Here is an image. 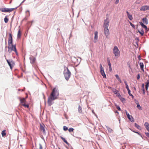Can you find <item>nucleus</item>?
Returning a JSON list of instances; mask_svg holds the SVG:
<instances>
[{
	"instance_id": "nucleus-14",
	"label": "nucleus",
	"mask_w": 149,
	"mask_h": 149,
	"mask_svg": "<svg viewBox=\"0 0 149 149\" xmlns=\"http://www.w3.org/2000/svg\"><path fill=\"white\" fill-rule=\"evenodd\" d=\"M141 11H145L146 10H148V6L145 5L141 7L140 9Z\"/></svg>"
},
{
	"instance_id": "nucleus-30",
	"label": "nucleus",
	"mask_w": 149,
	"mask_h": 149,
	"mask_svg": "<svg viewBox=\"0 0 149 149\" xmlns=\"http://www.w3.org/2000/svg\"><path fill=\"white\" fill-rule=\"evenodd\" d=\"M78 110L79 113H81L82 112V108L80 105H79Z\"/></svg>"
},
{
	"instance_id": "nucleus-2",
	"label": "nucleus",
	"mask_w": 149,
	"mask_h": 149,
	"mask_svg": "<svg viewBox=\"0 0 149 149\" xmlns=\"http://www.w3.org/2000/svg\"><path fill=\"white\" fill-rule=\"evenodd\" d=\"M63 74L65 79L68 81L70 77L71 73L67 67L64 68Z\"/></svg>"
},
{
	"instance_id": "nucleus-61",
	"label": "nucleus",
	"mask_w": 149,
	"mask_h": 149,
	"mask_svg": "<svg viewBox=\"0 0 149 149\" xmlns=\"http://www.w3.org/2000/svg\"><path fill=\"white\" fill-rule=\"evenodd\" d=\"M126 13L127 14V15H128V14H130L127 11H126Z\"/></svg>"
},
{
	"instance_id": "nucleus-19",
	"label": "nucleus",
	"mask_w": 149,
	"mask_h": 149,
	"mask_svg": "<svg viewBox=\"0 0 149 149\" xmlns=\"http://www.w3.org/2000/svg\"><path fill=\"white\" fill-rule=\"evenodd\" d=\"M17 8H6V12L10 13L13 11L14 10Z\"/></svg>"
},
{
	"instance_id": "nucleus-24",
	"label": "nucleus",
	"mask_w": 149,
	"mask_h": 149,
	"mask_svg": "<svg viewBox=\"0 0 149 149\" xmlns=\"http://www.w3.org/2000/svg\"><path fill=\"white\" fill-rule=\"evenodd\" d=\"M134 126L138 129L139 130H141V127H140L139 125L137 124L136 123H134Z\"/></svg>"
},
{
	"instance_id": "nucleus-7",
	"label": "nucleus",
	"mask_w": 149,
	"mask_h": 149,
	"mask_svg": "<svg viewBox=\"0 0 149 149\" xmlns=\"http://www.w3.org/2000/svg\"><path fill=\"white\" fill-rule=\"evenodd\" d=\"M125 113L126 114V115L127 116L128 118L130 120L131 122H134V120L132 116L130 115L126 110H125Z\"/></svg>"
},
{
	"instance_id": "nucleus-56",
	"label": "nucleus",
	"mask_w": 149,
	"mask_h": 149,
	"mask_svg": "<svg viewBox=\"0 0 149 149\" xmlns=\"http://www.w3.org/2000/svg\"><path fill=\"white\" fill-rule=\"evenodd\" d=\"M109 71L110 72H111L112 71V69L111 67H109Z\"/></svg>"
},
{
	"instance_id": "nucleus-48",
	"label": "nucleus",
	"mask_w": 149,
	"mask_h": 149,
	"mask_svg": "<svg viewBox=\"0 0 149 149\" xmlns=\"http://www.w3.org/2000/svg\"><path fill=\"white\" fill-rule=\"evenodd\" d=\"M140 78V74H139L137 75V77H136L137 79L138 80H139V79Z\"/></svg>"
},
{
	"instance_id": "nucleus-59",
	"label": "nucleus",
	"mask_w": 149,
	"mask_h": 149,
	"mask_svg": "<svg viewBox=\"0 0 149 149\" xmlns=\"http://www.w3.org/2000/svg\"><path fill=\"white\" fill-rule=\"evenodd\" d=\"M26 1V0H24L22 2V3H21L20 4V5L22 4L25 1Z\"/></svg>"
},
{
	"instance_id": "nucleus-16",
	"label": "nucleus",
	"mask_w": 149,
	"mask_h": 149,
	"mask_svg": "<svg viewBox=\"0 0 149 149\" xmlns=\"http://www.w3.org/2000/svg\"><path fill=\"white\" fill-rule=\"evenodd\" d=\"M145 84V88L146 91H147L148 87H149V80H148L147 81Z\"/></svg>"
},
{
	"instance_id": "nucleus-39",
	"label": "nucleus",
	"mask_w": 149,
	"mask_h": 149,
	"mask_svg": "<svg viewBox=\"0 0 149 149\" xmlns=\"http://www.w3.org/2000/svg\"><path fill=\"white\" fill-rule=\"evenodd\" d=\"M131 130L133 132H134V133H137V134L139 135L140 136H141V137H142V136L141 135V134L140 133H139V132H136V131H134V130H131Z\"/></svg>"
},
{
	"instance_id": "nucleus-64",
	"label": "nucleus",
	"mask_w": 149,
	"mask_h": 149,
	"mask_svg": "<svg viewBox=\"0 0 149 149\" xmlns=\"http://www.w3.org/2000/svg\"><path fill=\"white\" fill-rule=\"evenodd\" d=\"M148 10H149V6H148Z\"/></svg>"
},
{
	"instance_id": "nucleus-4",
	"label": "nucleus",
	"mask_w": 149,
	"mask_h": 149,
	"mask_svg": "<svg viewBox=\"0 0 149 149\" xmlns=\"http://www.w3.org/2000/svg\"><path fill=\"white\" fill-rule=\"evenodd\" d=\"M113 51V53L115 56H118L119 55L120 52L117 46H114Z\"/></svg>"
},
{
	"instance_id": "nucleus-40",
	"label": "nucleus",
	"mask_w": 149,
	"mask_h": 149,
	"mask_svg": "<svg viewBox=\"0 0 149 149\" xmlns=\"http://www.w3.org/2000/svg\"><path fill=\"white\" fill-rule=\"evenodd\" d=\"M143 28L145 29V30L147 31H148L149 30V29L148 28L147 26L144 25L143 27Z\"/></svg>"
},
{
	"instance_id": "nucleus-35",
	"label": "nucleus",
	"mask_w": 149,
	"mask_h": 149,
	"mask_svg": "<svg viewBox=\"0 0 149 149\" xmlns=\"http://www.w3.org/2000/svg\"><path fill=\"white\" fill-rule=\"evenodd\" d=\"M137 104V107L139 109V110H141L142 109V107L140 106V104L138 102V103H136Z\"/></svg>"
},
{
	"instance_id": "nucleus-21",
	"label": "nucleus",
	"mask_w": 149,
	"mask_h": 149,
	"mask_svg": "<svg viewBox=\"0 0 149 149\" xmlns=\"http://www.w3.org/2000/svg\"><path fill=\"white\" fill-rule=\"evenodd\" d=\"M139 65L140 67V68L141 70L143 71V72L144 71V70L143 69L144 68V64L142 62H140L139 63Z\"/></svg>"
},
{
	"instance_id": "nucleus-23",
	"label": "nucleus",
	"mask_w": 149,
	"mask_h": 149,
	"mask_svg": "<svg viewBox=\"0 0 149 149\" xmlns=\"http://www.w3.org/2000/svg\"><path fill=\"white\" fill-rule=\"evenodd\" d=\"M124 83H125V87L126 88V89H127L128 91H130V90L129 89V86H128V85L127 84V81L126 80H125L124 81Z\"/></svg>"
},
{
	"instance_id": "nucleus-51",
	"label": "nucleus",
	"mask_w": 149,
	"mask_h": 149,
	"mask_svg": "<svg viewBox=\"0 0 149 149\" xmlns=\"http://www.w3.org/2000/svg\"><path fill=\"white\" fill-rule=\"evenodd\" d=\"M145 134L149 138V133L148 132H145Z\"/></svg>"
},
{
	"instance_id": "nucleus-44",
	"label": "nucleus",
	"mask_w": 149,
	"mask_h": 149,
	"mask_svg": "<svg viewBox=\"0 0 149 149\" xmlns=\"http://www.w3.org/2000/svg\"><path fill=\"white\" fill-rule=\"evenodd\" d=\"M74 130V129L72 128H69L68 129V131L70 132H72Z\"/></svg>"
},
{
	"instance_id": "nucleus-1",
	"label": "nucleus",
	"mask_w": 149,
	"mask_h": 149,
	"mask_svg": "<svg viewBox=\"0 0 149 149\" xmlns=\"http://www.w3.org/2000/svg\"><path fill=\"white\" fill-rule=\"evenodd\" d=\"M59 95L58 87L57 86H56L52 89L50 96L48 98L47 103L48 105L51 106L53 104L52 101L57 99Z\"/></svg>"
},
{
	"instance_id": "nucleus-47",
	"label": "nucleus",
	"mask_w": 149,
	"mask_h": 149,
	"mask_svg": "<svg viewBox=\"0 0 149 149\" xmlns=\"http://www.w3.org/2000/svg\"><path fill=\"white\" fill-rule=\"evenodd\" d=\"M116 107L117 109H118V111H121V109L120 107L118 105H116Z\"/></svg>"
},
{
	"instance_id": "nucleus-42",
	"label": "nucleus",
	"mask_w": 149,
	"mask_h": 149,
	"mask_svg": "<svg viewBox=\"0 0 149 149\" xmlns=\"http://www.w3.org/2000/svg\"><path fill=\"white\" fill-rule=\"evenodd\" d=\"M22 106H24L25 107H26L27 108H28L29 107V105L28 104H23L22 105Z\"/></svg>"
},
{
	"instance_id": "nucleus-27",
	"label": "nucleus",
	"mask_w": 149,
	"mask_h": 149,
	"mask_svg": "<svg viewBox=\"0 0 149 149\" xmlns=\"http://www.w3.org/2000/svg\"><path fill=\"white\" fill-rule=\"evenodd\" d=\"M106 127L109 133H111L112 132L113 130L111 129L107 126H106Z\"/></svg>"
},
{
	"instance_id": "nucleus-15",
	"label": "nucleus",
	"mask_w": 149,
	"mask_h": 149,
	"mask_svg": "<svg viewBox=\"0 0 149 149\" xmlns=\"http://www.w3.org/2000/svg\"><path fill=\"white\" fill-rule=\"evenodd\" d=\"M15 47H16V46L15 45H10V46L8 45V48H9L12 51H14V48Z\"/></svg>"
},
{
	"instance_id": "nucleus-26",
	"label": "nucleus",
	"mask_w": 149,
	"mask_h": 149,
	"mask_svg": "<svg viewBox=\"0 0 149 149\" xmlns=\"http://www.w3.org/2000/svg\"><path fill=\"white\" fill-rule=\"evenodd\" d=\"M138 32L139 33L141 34V36H142L143 35L144 33V32L142 29H141V31L139 30H138Z\"/></svg>"
},
{
	"instance_id": "nucleus-11",
	"label": "nucleus",
	"mask_w": 149,
	"mask_h": 149,
	"mask_svg": "<svg viewBox=\"0 0 149 149\" xmlns=\"http://www.w3.org/2000/svg\"><path fill=\"white\" fill-rule=\"evenodd\" d=\"M29 59L30 60V63L32 64H34L36 60V58L33 56L30 57Z\"/></svg>"
},
{
	"instance_id": "nucleus-12",
	"label": "nucleus",
	"mask_w": 149,
	"mask_h": 149,
	"mask_svg": "<svg viewBox=\"0 0 149 149\" xmlns=\"http://www.w3.org/2000/svg\"><path fill=\"white\" fill-rule=\"evenodd\" d=\"M70 58L72 62L73 63L75 64L77 63V61H78V59H77L74 56H72Z\"/></svg>"
},
{
	"instance_id": "nucleus-5",
	"label": "nucleus",
	"mask_w": 149,
	"mask_h": 149,
	"mask_svg": "<svg viewBox=\"0 0 149 149\" xmlns=\"http://www.w3.org/2000/svg\"><path fill=\"white\" fill-rule=\"evenodd\" d=\"M100 72L103 78H106V75L104 72V69L102 67V64H100Z\"/></svg>"
},
{
	"instance_id": "nucleus-29",
	"label": "nucleus",
	"mask_w": 149,
	"mask_h": 149,
	"mask_svg": "<svg viewBox=\"0 0 149 149\" xmlns=\"http://www.w3.org/2000/svg\"><path fill=\"white\" fill-rule=\"evenodd\" d=\"M115 77H116V78L120 82V83H122V81L120 78H119L118 75V74H116L115 75Z\"/></svg>"
},
{
	"instance_id": "nucleus-49",
	"label": "nucleus",
	"mask_w": 149,
	"mask_h": 149,
	"mask_svg": "<svg viewBox=\"0 0 149 149\" xmlns=\"http://www.w3.org/2000/svg\"><path fill=\"white\" fill-rule=\"evenodd\" d=\"M39 145L40 146L39 149H42L43 148H42V145L40 143H39Z\"/></svg>"
},
{
	"instance_id": "nucleus-8",
	"label": "nucleus",
	"mask_w": 149,
	"mask_h": 149,
	"mask_svg": "<svg viewBox=\"0 0 149 149\" xmlns=\"http://www.w3.org/2000/svg\"><path fill=\"white\" fill-rule=\"evenodd\" d=\"M108 19L106 18L104 20L103 27L104 28H108L109 25V22L107 21Z\"/></svg>"
},
{
	"instance_id": "nucleus-54",
	"label": "nucleus",
	"mask_w": 149,
	"mask_h": 149,
	"mask_svg": "<svg viewBox=\"0 0 149 149\" xmlns=\"http://www.w3.org/2000/svg\"><path fill=\"white\" fill-rule=\"evenodd\" d=\"M33 21H31V22H29L28 23V24H29L30 23H31V25H30V26H31V25L32 23L33 22Z\"/></svg>"
},
{
	"instance_id": "nucleus-41",
	"label": "nucleus",
	"mask_w": 149,
	"mask_h": 149,
	"mask_svg": "<svg viewBox=\"0 0 149 149\" xmlns=\"http://www.w3.org/2000/svg\"><path fill=\"white\" fill-rule=\"evenodd\" d=\"M129 23L130 24V25L134 29H135V25L133 24L131 22H129Z\"/></svg>"
},
{
	"instance_id": "nucleus-9",
	"label": "nucleus",
	"mask_w": 149,
	"mask_h": 149,
	"mask_svg": "<svg viewBox=\"0 0 149 149\" xmlns=\"http://www.w3.org/2000/svg\"><path fill=\"white\" fill-rule=\"evenodd\" d=\"M98 32L97 31H95V32L94 34H95V36L94 37V40H93V42L94 43H96L97 41V39H98Z\"/></svg>"
},
{
	"instance_id": "nucleus-43",
	"label": "nucleus",
	"mask_w": 149,
	"mask_h": 149,
	"mask_svg": "<svg viewBox=\"0 0 149 149\" xmlns=\"http://www.w3.org/2000/svg\"><path fill=\"white\" fill-rule=\"evenodd\" d=\"M63 130L65 131H67L68 130V127L65 126H64L63 127Z\"/></svg>"
},
{
	"instance_id": "nucleus-34",
	"label": "nucleus",
	"mask_w": 149,
	"mask_h": 149,
	"mask_svg": "<svg viewBox=\"0 0 149 149\" xmlns=\"http://www.w3.org/2000/svg\"><path fill=\"white\" fill-rule=\"evenodd\" d=\"M21 33L20 31V30H19L18 32L17 33V37L18 38H20L21 36Z\"/></svg>"
},
{
	"instance_id": "nucleus-55",
	"label": "nucleus",
	"mask_w": 149,
	"mask_h": 149,
	"mask_svg": "<svg viewBox=\"0 0 149 149\" xmlns=\"http://www.w3.org/2000/svg\"><path fill=\"white\" fill-rule=\"evenodd\" d=\"M92 112L95 115V116H97V115L95 113V112H94V110H92Z\"/></svg>"
},
{
	"instance_id": "nucleus-37",
	"label": "nucleus",
	"mask_w": 149,
	"mask_h": 149,
	"mask_svg": "<svg viewBox=\"0 0 149 149\" xmlns=\"http://www.w3.org/2000/svg\"><path fill=\"white\" fill-rule=\"evenodd\" d=\"M128 94L130 96H131L132 97V99L134 98V96L131 93V91H130V90L129 91H128Z\"/></svg>"
},
{
	"instance_id": "nucleus-6",
	"label": "nucleus",
	"mask_w": 149,
	"mask_h": 149,
	"mask_svg": "<svg viewBox=\"0 0 149 149\" xmlns=\"http://www.w3.org/2000/svg\"><path fill=\"white\" fill-rule=\"evenodd\" d=\"M13 43V38L12 35L11 33L9 34V38L8 40V45L10 46V45H12Z\"/></svg>"
},
{
	"instance_id": "nucleus-22",
	"label": "nucleus",
	"mask_w": 149,
	"mask_h": 149,
	"mask_svg": "<svg viewBox=\"0 0 149 149\" xmlns=\"http://www.w3.org/2000/svg\"><path fill=\"white\" fill-rule=\"evenodd\" d=\"M111 90L115 94H117L118 93V91L114 88H112Z\"/></svg>"
},
{
	"instance_id": "nucleus-45",
	"label": "nucleus",
	"mask_w": 149,
	"mask_h": 149,
	"mask_svg": "<svg viewBox=\"0 0 149 149\" xmlns=\"http://www.w3.org/2000/svg\"><path fill=\"white\" fill-rule=\"evenodd\" d=\"M120 100L122 102H125V99L123 97H121L120 98Z\"/></svg>"
},
{
	"instance_id": "nucleus-32",
	"label": "nucleus",
	"mask_w": 149,
	"mask_h": 149,
	"mask_svg": "<svg viewBox=\"0 0 149 149\" xmlns=\"http://www.w3.org/2000/svg\"><path fill=\"white\" fill-rule=\"evenodd\" d=\"M1 134L3 137L6 136V133L5 130H3L2 131Z\"/></svg>"
},
{
	"instance_id": "nucleus-58",
	"label": "nucleus",
	"mask_w": 149,
	"mask_h": 149,
	"mask_svg": "<svg viewBox=\"0 0 149 149\" xmlns=\"http://www.w3.org/2000/svg\"><path fill=\"white\" fill-rule=\"evenodd\" d=\"M26 13H27V12H28L29 13V16L30 15V13H29V10H27L26 11Z\"/></svg>"
},
{
	"instance_id": "nucleus-33",
	"label": "nucleus",
	"mask_w": 149,
	"mask_h": 149,
	"mask_svg": "<svg viewBox=\"0 0 149 149\" xmlns=\"http://www.w3.org/2000/svg\"><path fill=\"white\" fill-rule=\"evenodd\" d=\"M0 10L2 12H6V8H1Z\"/></svg>"
},
{
	"instance_id": "nucleus-60",
	"label": "nucleus",
	"mask_w": 149,
	"mask_h": 149,
	"mask_svg": "<svg viewBox=\"0 0 149 149\" xmlns=\"http://www.w3.org/2000/svg\"><path fill=\"white\" fill-rule=\"evenodd\" d=\"M138 58L139 59V60H141V57L140 56H138Z\"/></svg>"
},
{
	"instance_id": "nucleus-50",
	"label": "nucleus",
	"mask_w": 149,
	"mask_h": 149,
	"mask_svg": "<svg viewBox=\"0 0 149 149\" xmlns=\"http://www.w3.org/2000/svg\"><path fill=\"white\" fill-rule=\"evenodd\" d=\"M139 23L140 24V25L142 27H143L144 25V24L141 22H139Z\"/></svg>"
},
{
	"instance_id": "nucleus-53",
	"label": "nucleus",
	"mask_w": 149,
	"mask_h": 149,
	"mask_svg": "<svg viewBox=\"0 0 149 149\" xmlns=\"http://www.w3.org/2000/svg\"><path fill=\"white\" fill-rule=\"evenodd\" d=\"M80 61H79L78 59V61H77V63H76L77 64H78V65L80 63Z\"/></svg>"
},
{
	"instance_id": "nucleus-3",
	"label": "nucleus",
	"mask_w": 149,
	"mask_h": 149,
	"mask_svg": "<svg viewBox=\"0 0 149 149\" xmlns=\"http://www.w3.org/2000/svg\"><path fill=\"white\" fill-rule=\"evenodd\" d=\"M4 56L8 65L10 67V69H12L15 64L14 61L12 59H7L5 55H4Z\"/></svg>"
},
{
	"instance_id": "nucleus-62",
	"label": "nucleus",
	"mask_w": 149,
	"mask_h": 149,
	"mask_svg": "<svg viewBox=\"0 0 149 149\" xmlns=\"http://www.w3.org/2000/svg\"><path fill=\"white\" fill-rule=\"evenodd\" d=\"M6 47H7V46H6L5 47V51H6Z\"/></svg>"
},
{
	"instance_id": "nucleus-17",
	"label": "nucleus",
	"mask_w": 149,
	"mask_h": 149,
	"mask_svg": "<svg viewBox=\"0 0 149 149\" xmlns=\"http://www.w3.org/2000/svg\"><path fill=\"white\" fill-rule=\"evenodd\" d=\"M146 129L149 131V124L147 122H146L144 124Z\"/></svg>"
},
{
	"instance_id": "nucleus-18",
	"label": "nucleus",
	"mask_w": 149,
	"mask_h": 149,
	"mask_svg": "<svg viewBox=\"0 0 149 149\" xmlns=\"http://www.w3.org/2000/svg\"><path fill=\"white\" fill-rule=\"evenodd\" d=\"M142 21L144 23L147 25L148 23V19L146 18H143L142 19Z\"/></svg>"
},
{
	"instance_id": "nucleus-38",
	"label": "nucleus",
	"mask_w": 149,
	"mask_h": 149,
	"mask_svg": "<svg viewBox=\"0 0 149 149\" xmlns=\"http://www.w3.org/2000/svg\"><path fill=\"white\" fill-rule=\"evenodd\" d=\"M127 16H128V17L129 19L130 20H132V19H133V17H132V15H131V14H128V15H127Z\"/></svg>"
},
{
	"instance_id": "nucleus-36",
	"label": "nucleus",
	"mask_w": 149,
	"mask_h": 149,
	"mask_svg": "<svg viewBox=\"0 0 149 149\" xmlns=\"http://www.w3.org/2000/svg\"><path fill=\"white\" fill-rule=\"evenodd\" d=\"M7 16H6L4 18V22L5 23H7L8 21V19L7 17Z\"/></svg>"
},
{
	"instance_id": "nucleus-28",
	"label": "nucleus",
	"mask_w": 149,
	"mask_h": 149,
	"mask_svg": "<svg viewBox=\"0 0 149 149\" xmlns=\"http://www.w3.org/2000/svg\"><path fill=\"white\" fill-rule=\"evenodd\" d=\"M20 102V103H23L25 101V99L24 98H23L22 99L20 97L18 98Z\"/></svg>"
},
{
	"instance_id": "nucleus-46",
	"label": "nucleus",
	"mask_w": 149,
	"mask_h": 149,
	"mask_svg": "<svg viewBox=\"0 0 149 149\" xmlns=\"http://www.w3.org/2000/svg\"><path fill=\"white\" fill-rule=\"evenodd\" d=\"M15 52L16 55L17 56L18 55V52L17 51L16 47H15L14 48V51Z\"/></svg>"
},
{
	"instance_id": "nucleus-20",
	"label": "nucleus",
	"mask_w": 149,
	"mask_h": 149,
	"mask_svg": "<svg viewBox=\"0 0 149 149\" xmlns=\"http://www.w3.org/2000/svg\"><path fill=\"white\" fill-rule=\"evenodd\" d=\"M144 86H145V85H144V84L143 83L142 84L141 90L143 91V93L144 95L145 93V88H144Z\"/></svg>"
},
{
	"instance_id": "nucleus-10",
	"label": "nucleus",
	"mask_w": 149,
	"mask_h": 149,
	"mask_svg": "<svg viewBox=\"0 0 149 149\" xmlns=\"http://www.w3.org/2000/svg\"><path fill=\"white\" fill-rule=\"evenodd\" d=\"M44 126H45V125L43 124V125L40 124V130H41L42 131L43 134L44 135H45V134H46L45 130V128H44Z\"/></svg>"
},
{
	"instance_id": "nucleus-52",
	"label": "nucleus",
	"mask_w": 149,
	"mask_h": 149,
	"mask_svg": "<svg viewBox=\"0 0 149 149\" xmlns=\"http://www.w3.org/2000/svg\"><path fill=\"white\" fill-rule=\"evenodd\" d=\"M12 51L9 48H8V51L10 54L11 53Z\"/></svg>"
},
{
	"instance_id": "nucleus-25",
	"label": "nucleus",
	"mask_w": 149,
	"mask_h": 149,
	"mask_svg": "<svg viewBox=\"0 0 149 149\" xmlns=\"http://www.w3.org/2000/svg\"><path fill=\"white\" fill-rule=\"evenodd\" d=\"M61 139L66 144H67L68 145H70V144L67 142L66 140L65 139V138L62 137H60Z\"/></svg>"
},
{
	"instance_id": "nucleus-57",
	"label": "nucleus",
	"mask_w": 149,
	"mask_h": 149,
	"mask_svg": "<svg viewBox=\"0 0 149 149\" xmlns=\"http://www.w3.org/2000/svg\"><path fill=\"white\" fill-rule=\"evenodd\" d=\"M119 0H116V1H115V3L117 4L118 3Z\"/></svg>"
},
{
	"instance_id": "nucleus-63",
	"label": "nucleus",
	"mask_w": 149,
	"mask_h": 149,
	"mask_svg": "<svg viewBox=\"0 0 149 149\" xmlns=\"http://www.w3.org/2000/svg\"><path fill=\"white\" fill-rule=\"evenodd\" d=\"M115 113H118H118H119V112H118L117 111H116V112H115Z\"/></svg>"
},
{
	"instance_id": "nucleus-13",
	"label": "nucleus",
	"mask_w": 149,
	"mask_h": 149,
	"mask_svg": "<svg viewBox=\"0 0 149 149\" xmlns=\"http://www.w3.org/2000/svg\"><path fill=\"white\" fill-rule=\"evenodd\" d=\"M104 34L106 38H107L109 34V32L108 28H104Z\"/></svg>"
},
{
	"instance_id": "nucleus-31",
	"label": "nucleus",
	"mask_w": 149,
	"mask_h": 149,
	"mask_svg": "<svg viewBox=\"0 0 149 149\" xmlns=\"http://www.w3.org/2000/svg\"><path fill=\"white\" fill-rule=\"evenodd\" d=\"M107 60L108 65L109 66V67H111V63H110V61L109 58H107Z\"/></svg>"
}]
</instances>
